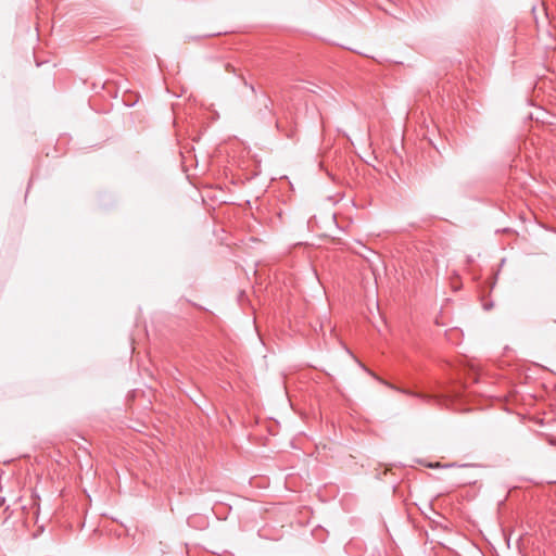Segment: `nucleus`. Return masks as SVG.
<instances>
[{"label": "nucleus", "instance_id": "f257e3e1", "mask_svg": "<svg viewBox=\"0 0 556 556\" xmlns=\"http://www.w3.org/2000/svg\"><path fill=\"white\" fill-rule=\"evenodd\" d=\"M384 386H387L388 388L392 389V390H395L400 393H403V394H406V395H409V396H414V397H418V399H422V400H429L430 397L428 395H425L422 393H418V392H413L410 390H407V389H403V388H399L388 381H383V380H380Z\"/></svg>", "mask_w": 556, "mask_h": 556}]
</instances>
